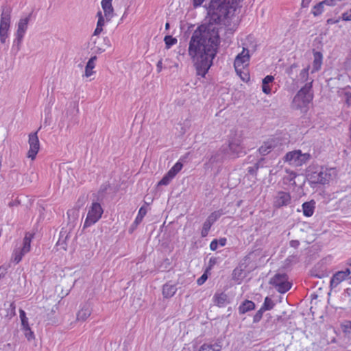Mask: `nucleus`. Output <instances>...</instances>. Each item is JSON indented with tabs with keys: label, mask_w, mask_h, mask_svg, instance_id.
<instances>
[{
	"label": "nucleus",
	"mask_w": 351,
	"mask_h": 351,
	"mask_svg": "<svg viewBox=\"0 0 351 351\" xmlns=\"http://www.w3.org/2000/svg\"><path fill=\"white\" fill-rule=\"evenodd\" d=\"M220 38L215 27H201L193 34L189 46V55L194 62L197 74L205 77L213 64Z\"/></svg>",
	"instance_id": "1"
},
{
	"label": "nucleus",
	"mask_w": 351,
	"mask_h": 351,
	"mask_svg": "<svg viewBox=\"0 0 351 351\" xmlns=\"http://www.w3.org/2000/svg\"><path fill=\"white\" fill-rule=\"evenodd\" d=\"M237 0H211L207 8V14L215 23H219L228 14L235 11Z\"/></svg>",
	"instance_id": "2"
},
{
	"label": "nucleus",
	"mask_w": 351,
	"mask_h": 351,
	"mask_svg": "<svg viewBox=\"0 0 351 351\" xmlns=\"http://www.w3.org/2000/svg\"><path fill=\"white\" fill-rule=\"evenodd\" d=\"M250 60V55L249 49L243 47L242 51L239 53L234 59V67L237 75L244 82L250 80V74L247 68L249 66Z\"/></svg>",
	"instance_id": "3"
},
{
	"label": "nucleus",
	"mask_w": 351,
	"mask_h": 351,
	"mask_svg": "<svg viewBox=\"0 0 351 351\" xmlns=\"http://www.w3.org/2000/svg\"><path fill=\"white\" fill-rule=\"evenodd\" d=\"M312 82L306 84L293 99V104L298 108H306L313 100Z\"/></svg>",
	"instance_id": "4"
},
{
	"label": "nucleus",
	"mask_w": 351,
	"mask_h": 351,
	"mask_svg": "<svg viewBox=\"0 0 351 351\" xmlns=\"http://www.w3.org/2000/svg\"><path fill=\"white\" fill-rule=\"evenodd\" d=\"M103 213L104 210L101 204L98 202H93L88 208L83 228H86L96 223L101 218Z\"/></svg>",
	"instance_id": "5"
},
{
	"label": "nucleus",
	"mask_w": 351,
	"mask_h": 351,
	"mask_svg": "<svg viewBox=\"0 0 351 351\" xmlns=\"http://www.w3.org/2000/svg\"><path fill=\"white\" fill-rule=\"evenodd\" d=\"M335 173V169L322 168L320 171H315L311 174L310 180L311 183L315 184H328L332 180Z\"/></svg>",
	"instance_id": "6"
},
{
	"label": "nucleus",
	"mask_w": 351,
	"mask_h": 351,
	"mask_svg": "<svg viewBox=\"0 0 351 351\" xmlns=\"http://www.w3.org/2000/svg\"><path fill=\"white\" fill-rule=\"evenodd\" d=\"M310 158L311 155L308 153L302 154L300 150H294L287 153L284 160L290 165L301 167L306 163Z\"/></svg>",
	"instance_id": "7"
},
{
	"label": "nucleus",
	"mask_w": 351,
	"mask_h": 351,
	"mask_svg": "<svg viewBox=\"0 0 351 351\" xmlns=\"http://www.w3.org/2000/svg\"><path fill=\"white\" fill-rule=\"evenodd\" d=\"M270 284L281 293L287 292L291 288L292 284L289 281L286 274H276L270 280Z\"/></svg>",
	"instance_id": "8"
},
{
	"label": "nucleus",
	"mask_w": 351,
	"mask_h": 351,
	"mask_svg": "<svg viewBox=\"0 0 351 351\" xmlns=\"http://www.w3.org/2000/svg\"><path fill=\"white\" fill-rule=\"evenodd\" d=\"M10 11L3 12L0 20V40L5 43L8 36V31L10 27Z\"/></svg>",
	"instance_id": "9"
},
{
	"label": "nucleus",
	"mask_w": 351,
	"mask_h": 351,
	"mask_svg": "<svg viewBox=\"0 0 351 351\" xmlns=\"http://www.w3.org/2000/svg\"><path fill=\"white\" fill-rule=\"evenodd\" d=\"M28 143L29 148L27 156L32 160H34L40 150V141L38 137V132L29 134Z\"/></svg>",
	"instance_id": "10"
},
{
	"label": "nucleus",
	"mask_w": 351,
	"mask_h": 351,
	"mask_svg": "<svg viewBox=\"0 0 351 351\" xmlns=\"http://www.w3.org/2000/svg\"><path fill=\"white\" fill-rule=\"evenodd\" d=\"M291 196L289 193L285 191H279L277 196L275 197L274 206L276 208H280L282 206H286L291 202Z\"/></svg>",
	"instance_id": "11"
},
{
	"label": "nucleus",
	"mask_w": 351,
	"mask_h": 351,
	"mask_svg": "<svg viewBox=\"0 0 351 351\" xmlns=\"http://www.w3.org/2000/svg\"><path fill=\"white\" fill-rule=\"evenodd\" d=\"M350 274L351 272L349 269H346L344 271H337L332 276L330 280V285L334 287H337L341 282L345 280L350 275Z\"/></svg>",
	"instance_id": "12"
},
{
	"label": "nucleus",
	"mask_w": 351,
	"mask_h": 351,
	"mask_svg": "<svg viewBox=\"0 0 351 351\" xmlns=\"http://www.w3.org/2000/svg\"><path fill=\"white\" fill-rule=\"evenodd\" d=\"M213 302L219 308L226 306L230 302L228 295L224 292H216L213 295Z\"/></svg>",
	"instance_id": "13"
},
{
	"label": "nucleus",
	"mask_w": 351,
	"mask_h": 351,
	"mask_svg": "<svg viewBox=\"0 0 351 351\" xmlns=\"http://www.w3.org/2000/svg\"><path fill=\"white\" fill-rule=\"evenodd\" d=\"M112 0H101V5L104 10V16L110 21L114 14V8L112 5Z\"/></svg>",
	"instance_id": "14"
},
{
	"label": "nucleus",
	"mask_w": 351,
	"mask_h": 351,
	"mask_svg": "<svg viewBox=\"0 0 351 351\" xmlns=\"http://www.w3.org/2000/svg\"><path fill=\"white\" fill-rule=\"evenodd\" d=\"M29 19V16L25 17L24 19H21L19 22L16 34L19 40H21L24 36V34L27 28Z\"/></svg>",
	"instance_id": "15"
},
{
	"label": "nucleus",
	"mask_w": 351,
	"mask_h": 351,
	"mask_svg": "<svg viewBox=\"0 0 351 351\" xmlns=\"http://www.w3.org/2000/svg\"><path fill=\"white\" fill-rule=\"evenodd\" d=\"M323 56L319 51H315L313 53V62L312 73L316 72L321 69L322 64Z\"/></svg>",
	"instance_id": "16"
},
{
	"label": "nucleus",
	"mask_w": 351,
	"mask_h": 351,
	"mask_svg": "<svg viewBox=\"0 0 351 351\" xmlns=\"http://www.w3.org/2000/svg\"><path fill=\"white\" fill-rule=\"evenodd\" d=\"M254 308H255L254 302L251 300H245L239 306V313L240 314H245L248 311L254 310Z\"/></svg>",
	"instance_id": "17"
},
{
	"label": "nucleus",
	"mask_w": 351,
	"mask_h": 351,
	"mask_svg": "<svg viewBox=\"0 0 351 351\" xmlns=\"http://www.w3.org/2000/svg\"><path fill=\"white\" fill-rule=\"evenodd\" d=\"M302 207L303 215L307 217H311L313 215L315 210V202L311 201L304 202L302 204Z\"/></svg>",
	"instance_id": "18"
},
{
	"label": "nucleus",
	"mask_w": 351,
	"mask_h": 351,
	"mask_svg": "<svg viewBox=\"0 0 351 351\" xmlns=\"http://www.w3.org/2000/svg\"><path fill=\"white\" fill-rule=\"evenodd\" d=\"M274 80V77L272 75H267L263 78L262 82V90L264 93L269 95L271 92V88L269 84H271Z\"/></svg>",
	"instance_id": "19"
},
{
	"label": "nucleus",
	"mask_w": 351,
	"mask_h": 351,
	"mask_svg": "<svg viewBox=\"0 0 351 351\" xmlns=\"http://www.w3.org/2000/svg\"><path fill=\"white\" fill-rule=\"evenodd\" d=\"M177 289L175 285L165 284L162 287V295L165 298L173 297L176 293Z\"/></svg>",
	"instance_id": "20"
},
{
	"label": "nucleus",
	"mask_w": 351,
	"mask_h": 351,
	"mask_svg": "<svg viewBox=\"0 0 351 351\" xmlns=\"http://www.w3.org/2000/svg\"><path fill=\"white\" fill-rule=\"evenodd\" d=\"M222 346L220 343H215L213 344L205 343L202 344L198 351H221Z\"/></svg>",
	"instance_id": "21"
},
{
	"label": "nucleus",
	"mask_w": 351,
	"mask_h": 351,
	"mask_svg": "<svg viewBox=\"0 0 351 351\" xmlns=\"http://www.w3.org/2000/svg\"><path fill=\"white\" fill-rule=\"evenodd\" d=\"M33 235L30 233H26L23 241V247L21 249L23 253L27 254L30 251L31 242Z\"/></svg>",
	"instance_id": "22"
},
{
	"label": "nucleus",
	"mask_w": 351,
	"mask_h": 351,
	"mask_svg": "<svg viewBox=\"0 0 351 351\" xmlns=\"http://www.w3.org/2000/svg\"><path fill=\"white\" fill-rule=\"evenodd\" d=\"M97 60L96 56L91 57L89 60L88 61L86 67H85V75L86 77H90L93 73V69L95 66V61Z\"/></svg>",
	"instance_id": "23"
},
{
	"label": "nucleus",
	"mask_w": 351,
	"mask_h": 351,
	"mask_svg": "<svg viewBox=\"0 0 351 351\" xmlns=\"http://www.w3.org/2000/svg\"><path fill=\"white\" fill-rule=\"evenodd\" d=\"M324 4L322 1L315 4L311 9V14L314 16H320L324 12Z\"/></svg>",
	"instance_id": "24"
},
{
	"label": "nucleus",
	"mask_w": 351,
	"mask_h": 351,
	"mask_svg": "<svg viewBox=\"0 0 351 351\" xmlns=\"http://www.w3.org/2000/svg\"><path fill=\"white\" fill-rule=\"evenodd\" d=\"M182 163L178 161L168 171L167 173L170 177H173L174 178L175 176L182 170Z\"/></svg>",
	"instance_id": "25"
},
{
	"label": "nucleus",
	"mask_w": 351,
	"mask_h": 351,
	"mask_svg": "<svg viewBox=\"0 0 351 351\" xmlns=\"http://www.w3.org/2000/svg\"><path fill=\"white\" fill-rule=\"evenodd\" d=\"M273 143L271 142L267 141L265 142L263 145H262L259 149L258 151L262 155H266L267 154L273 147Z\"/></svg>",
	"instance_id": "26"
},
{
	"label": "nucleus",
	"mask_w": 351,
	"mask_h": 351,
	"mask_svg": "<svg viewBox=\"0 0 351 351\" xmlns=\"http://www.w3.org/2000/svg\"><path fill=\"white\" fill-rule=\"evenodd\" d=\"M212 269V265H208L204 273L197 280V284L198 285H202L208 279V274H210V271Z\"/></svg>",
	"instance_id": "27"
},
{
	"label": "nucleus",
	"mask_w": 351,
	"mask_h": 351,
	"mask_svg": "<svg viewBox=\"0 0 351 351\" xmlns=\"http://www.w3.org/2000/svg\"><path fill=\"white\" fill-rule=\"evenodd\" d=\"M342 330L347 338L351 341V321H346L342 324Z\"/></svg>",
	"instance_id": "28"
},
{
	"label": "nucleus",
	"mask_w": 351,
	"mask_h": 351,
	"mask_svg": "<svg viewBox=\"0 0 351 351\" xmlns=\"http://www.w3.org/2000/svg\"><path fill=\"white\" fill-rule=\"evenodd\" d=\"M165 47L167 49L171 48L173 45H176L178 40L172 36H166L164 38Z\"/></svg>",
	"instance_id": "29"
},
{
	"label": "nucleus",
	"mask_w": 351,
	"mask_h": 351,
	"mask_svg": "<svg viewBox=\"0 0 351 351\" xmlns=\"http://www.w3.org/2000/svg\"><path fill=\"white\" fill-rule=\"evenodd\" d=\"M286 172L288 176L283 178L284 182H292L293 184H295V179L297 177V173L288 169H286Z\"/></svg>",
	"instance_id": "30"
},
{
	"label": "nucleus",
	"mask_w": 351,
	"mask_h": 351,
	"mask_svg": "<svg viewBox=\"0 0 351 351\" xmlns=\"http://www.w3.org/2000/svg\"><path fill=\"white\" fill-rule=\"evenodd\" d=\"M274 303L272 301L271 299H270L269 297H266L264 300V303L263 306H261V308L264 310L265 311L271 310L274 308Z\"/></svg>",
	"instance_id": "31"
},
{
	"label": "nucleus",
	"mask_w": 351,
	"mask_h": 351,
	"mask_svg": "<svg viewBox=\"0 0 351 351\" xmlns=\"http://www.w3.org/2000/svg\"><path fill=\"white\" fill-rule=\"evenodd\" d=\"M25 254L23 253L21 249L15 250L12 254V258L16 263H19L22 260L23 256Z\"/></svg>",
	"instance_id": "32"
},
{
	"label": "nucleus",
	"mask_w": 351,
	"mask_h": 351,
	"mask_svg": "<svg viewBox=\"0 0 351 351\" xmlns=\"http://www.w3.org/2000/svg\"><path fill=\"white\" fill-rule=\"evenodd\" d=\"M222 214L223 213L221 210L215 211L208 216L206 220L213 224L214 222L216 221L221 216Z\"/></svg>",
	"instance_id": "33"
},
{
	"label": "nucleus",
	"mask_w": 351,
	"mask_h": 351,
	"mask_svg": "<svg viewBox=\"0 0 351 351\" xmlns=\"http://www.w3.org/2000/svg\"><path fill=\"white\" fill-rule=\"evenodd\" d=\"M90 315V312L88 309H82L80 310L77 315V319L78 320H86Z\"/></svg>",
	"instance_id": "34"
},
{
	"label": "nucleus",
	"mask_w": 351,
	"mask_h": 351,
	"mask_svg": "<svg viewBox=\"0 0 351 351\" xmlns=\"http://www.w3.org/2000/svg\"><path fill=\"white\" fill-rule=\"evenodd\" d=\"M213 223L208 221V220H206V221L204 223L201 234L202 237H205L208 235V232L212 226Z\"/></svg>",
	"instance_id": "35"
},
{
	"label": "nucleus",
	"mask_w": 351,
	"mask_h": 351,
	"mask_svg": "<svg viewBox=\"0 0 351 351\" xmlns=\"http://www.w3.org/2000/svg\"><path fill=\"white\" fill-rule=\"evenodd\" d=\"M146 214L147 209L143 206L141 207L138 210V215L135 219V222L136 223L141 222V221L143 220V217L145 216Z\"/></svg>",
	"instance_id": "36"
},
{
	"label": "nucleus",
	"mask_w": 351,
	"mask_h": 351,
	"mask_svg": "<svg viewBox=\"0 0 351 351\" xmlns=\"http://www.w3.org/2000/svg\"><path fill=\"white\" fill-rule=\"evenodd\" d=\"M19 314H20V318L21 320V324H22L23 329L26 327L29 326V324H28V319L26 317L25 312L23 309H20Z\"/></svg>",
	"instance_id": "37"
},
{
	"label": "nucleus",
	"mask_w": 351,
	"mask_h": 351,
	"mask_svg": "<svg viewBox=\"0 0 351 351\" xmlns=\"http://www.w3.org/2000/svg\"><path fill=\"white\" fill-rule=\"evenodd\" d=\"M173 179V177H170L169 173H167L163 178L159 181L158 185H168L170 182Z\"/></svg>",
	"instance_id": "38"
},
{
	"label": "nucleus",
	"mask_w": 351,
	"mask_h": 351,
	"mask_svg": "<svg viewBox=\"0 0 351 351\" xmlns=\"http://www.w3.org/2000/svg\"><path fill=\"white\" fill-rule=\"evenodd\" d=\"M23 330H24V335L28 341H30V340L34 339V332L32 331L29 326L26 327V328H23Z\"/></svg>",
	"instance_id": "39"
},
{
	"label": "nucleus",
	"mask_w": 351,
	"mask_h": 351,
	"mask_svg": "<svg viewBox=\"0 0 351 351\" xmlns=\"http://www.w3.org/2000/svg\"><path fill=\"white\" fill-rule=\"evenodd\" d=\"M97 16L98 17V21L97 23V27H102L105 25V21L104 16L102 15L101 11H99L97 14Z\"/></svg>",
	"instance_id": "40"
},
{
	"label": "nucleus",
	"mask_w": 351,
	"mask_h": 351,
	"mask_svg": "<svg viewBox=\"0 0 351 351\" xmlns=\"http://www.w3.org/2000/svg\"><path fill=\"white\" fill-rule=\"evenodd\" d=\"M265 312L261 308L256 313L253 317V322H258L263 317V313Z\"/></svg>",
	"instance_id": "41"
},
{
	"label": "nucleus",
	"mask_w": 351,
	"mask_h": 351,
	"mask_svg": "<svg viewBox=\"0 0 351 351\" xmlns=\"http://www.w3.org/2000/svg\"><path fill=\"white\" fill-rule=\"evenodd\" d=\"M342 0H323L322 1L324 5L334 7L337 5L338 2L341 1Z\"/></svg>",
	"instance_id": "42"
},
{
	"label": "nucleus",
	"mask_w": 351,
	"mask_h": 351,
	"mask_svg": "<svg viewBox=\"0 0 351 351\" xmlns=\"http://www.w3.org/2000/svg\"><path fill=\"white\" fill-rule=\"evenodd\" d=\"M341 19L343 21H351V8L341 14Z\"/></svg>",
	"instance_id": "43"
},
{
	"label": "nucleus",
	"mask_w": 351,
	"mask_h": 351,
	"mask_svg": "<svg viewBox=\"0 0 351 351\" xmlns=\"http://www.w3.org/2000/svg\"><path fill=\"white\" fill-rule=\"evenodd\" d=\"M218 247V241L217 239L213 240L210 243V249L212 251H215Z\"/></svg>",
	"instance_id": "44"
},
{
	"label": "nucleus",
	"mask_w": 351,
	"mask_h": 351,
	"mask_svg": "<svg viewBox=\"0 0 351 351\" xmlns=\"http://www.w3.org/2000/svg\"><path fill=\"white\" fill-rule=\"evenodd\" d=\"M346 103L348 106H351V93L346 92L344 94Z\"/></svg>",
	"instance_id": "45"
},
{
	"label": "nucleus",
	"mask_w": 351,
	"mask_h": 351,
	"mask_svg": "<svg viewBox=\"0 0 351 351\" xmlns=\"http://www.w3.org/2000/svg\"><path fill=\"white\" fill-rule=\"evenodd\" d=\"M339 21H340V18H338V19H327V21H326V23H327L328 25H332V24L338 23Z\"/></svg>",
	"instance_id": "46"
},
{
	"label": "nucleus",
	"mask_w": 351,
	"mask_h": 351,
	"mask_svg": "<svg viewBox=\"0 0 351 351\" xmlns=\"http://www.w3.org/2000/svg\"><path fill=\"white\" fill-rule=\"evenodd\" d=\"M204 1V0H193V4L194 8H197L200 6Z\"/></svg>",
	"instance_id": "47"
},
{
	"label": "nucleus",
	"mask_w": 351,
	"mask_h": 351,
	"mask_svg": "<svg viewBox=\"0 0 351 351\" xmlns=\"http://www.w3.org/2000/svg\"><path fill=\"white\" fill-rule=\"evenodd\" d=\"M156 69L158 73H160L162 69V60H160L156 64Z\"/></svg>",
	"instance_id": "48"
},
{
	"label": "nucleus",
	"mask_w": 351,
	"mask_h": 351,
	"mask_svg": "<svg viewBox=\"0 0 351 351\" xmlns=\"http://www.w3.org/2000/svg\"><path fill=\"white\" fill-rule=\"evenodd\" d=\"M218 241V245H219L220 246L223 247L224 245H226V242H227V239L225 237H223V238H220Z\"/></svg>",
	"instance_id": "49"
},
{
	"label": "nucleus",
	"mask_w": 351,
	"mask_h": 351,
	"mask_svg": "<svg viewBox=\"0 0 351 351\" xmlns=\"http://www.w3.org/2000/svg\"><path fill=\"white\" fill-rule=\"evenodd\" d=\"M103 31V28L102 27H96L95 31H94V33L93 34L95 36H97L99 35V34H101V32Z\"/></svg>",
	"instance_id": "50"
},
{
	"label": "nucleus",
	"mask_w": 351,
	"mask_h": 351,
	"mask_svg": "<svg viewBox=\"0 0 351 351\" xmlns=\"http://www.w3.org/2000/svg\"><path fill=\"white\" fill-rule=\"evenodd\" d=\"M300 75H302L303 77H307L308 75V67L304 69L301 71Z\"/></svg>",
	"instance_id": "51"
},
{
	"label": "nucleus",
	"mask_w": 351,
	"mask_h": 351,
	"mask_svg": "<svg viewBox=\"0 0 351 351\" xmlns=\"http://www.w3.org/2000/svg\"><path fill=\"white\" fill-rule=\"evenodd\" d=\"M311 0H302V6L304 8L308 7Z\"/></svg>",
	"instance_id": "52"
},
{
	"label": "nucleus",
	"mask_w": 351,
	"mask_h": 351,
	"mask_svg": "<svg viewBox=\"0 0 351 351\" xmlns=\"http://www.w3.org/2000/svg\"><path fill=\"white\" fill-rule=\"evenodd\" d=\"M299 245V242L298 241H291V246L293 247H296Z\"/></svg>",
	"instance_id": "53"
},
{
	"label": "nucleus",
	"mask_w": 351,
	"mask_h": 351,
	"mask_svg": "<svg viewBox=\"0 0 351 351\" xmlns=\"http://www.w3.org/2000/svg\"><path fill=\"white\" fill-rule=\"evenodd\" d=\"M230 149L232 150L233 152H237L236 149L234 148V144L233 143H230L229 144Z\"/></svg>",
	"instance_id": "54"
},
{
	"label": "nucleus",
	"mask_w": 351,
	"mask_h": 351,
	"mask_svg": "<svg viewBox=\"0 0 351 351\" xmlns=\"http://www.w3.org/2000/svg\"><path fill=\"white\" fill-rule=\"evenodd\" d=\"M215 263V259L210 258L209 261V265H212V267H213Z\"/></svg>",
	"instance_id": "55"
},
{
	"label": "nucleus",
	"mask_w": 351,
	"mask_h": 351,
	"mask_svg": "<svg viewBox=\"0 0 351 351\" xmlns=\"http://www.w3.org/2000/svg\"><path fill=\"white\" fill-rule=\"evenodd\" d=\"M10 306L12 307V309H15V305H14V303L12 302L11 304H10Z\"/></svg>",
	"instance_id": "56"
},
{
	"label": "nucleus",
	"mask_w": 351,
	"mask_h": 351,
	"mask_svg": "<svg viewBox=\"0 0 351 351\" xmlns=\"http://www.w3.org/2000/svg\"><path fill=\"white\" fill-rule=\"evenodd\" d=\"M169 23H167L166 25H165V27L167 29L169 27Z\"/></svg>",
	"instance_id": "57"
},
{
	"label": "nucleus",
	"mask_w": 351,
	"mask_h": 351,
	"mask_svg": "<svg viewBox=\"0 0 351 351\" xmlns=\"http://www.w3.org/2000/svg\"><path fill=\"white\" fill-rule=\"evenodd\" d=\"M252 171H253V169L250 168V169H249V172H250V173H252Z\"/></svg>",
	"instance_id": "58"
},
{
	"label": "nucleus",
	"mask_w": 351,
	"mask_h": 351,
	"mask_svg": "<svg viewBox=\"0 0 351 351\" xmlns=\"http://www.w3.org/2000/svg\"><path fill=\"white\" fill-rule=\"evenodd\" d=\"M272 351H274V350Z\"/></svg>",
	"instance_id": "59"
}]
</instances>
